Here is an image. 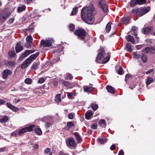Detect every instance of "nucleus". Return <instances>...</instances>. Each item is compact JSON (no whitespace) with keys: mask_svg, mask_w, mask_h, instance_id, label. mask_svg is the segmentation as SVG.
<instances>
[{"mask_svg":"<svg viewBox=\"0 0 155 155\" xmlns=\"http://www.w3.org/2000/svg\"><path fill=\"white\" fill-rule=\"evenodd\" d=\"M93 11L92 7H85L82 9L81 17L85 23L91 24L94 22V16L92 13Z\"/></svg>","mask_w":155,"mask_h":155,"instance_id":"f257e3e1","label":"nucleus"},{"mask_svg":"<svg viewBox=\"0 0 155 155\" xmlns=\"http://www.w3.org/2000/svg\"><path fill=\"white\" fill-rule=\"evenodd\" d=\"M99 52L96 58V61L98 59H101L105 57L103 60V64H105L108 62L110 59V54L108 53H106L105 50L103 48H101L99 50Z\"/></svg>","mask_w":155,"mask_h":155,"instance_id":"f03ea898","label":"nucleus"},{"mask_svg":"<svg viewBox=\"0 0 155 155\" xmlns=\"http://www.w3.org/2000/svg\"><path fill=\"white\" fill-rule=\"evenodd\" d=\"M150 10V7H141L140 8L133 9L131 12L132 13H135L137 15L141 16L148 12Z\"/></svg>","mask_w":155,"mask_h":155,"instance_id":"7ed1b4c3","label":"nucleus"},{"mask_svg":"<svg viewBox=\"0 0 155 155\" xmlns=\"http://www.w3.org/2000/svg\"><path fill=\"white\" fill-rule=\"evenodd\" d=\"M98 5L99 7L104 13H107L108 11V5L106 1L103 0L99 1Z\"/></svg>","mask_w":155,"mask_h":155,"instance_id":"20e7f679","label":"nucleus"},{"mask_svg":"<svg viewBox=\"0 0 155 155\" xmlns=\"http://www.w3.org/2000/svg\"><path fill=\"white\" fill-rule=\"evenodd\" d=\"M35 127V125L28 126L25 128L21 129L18 131L19 135H21L26 132L32 131Z\"/></svg>","mask_w":155,"mask_h":155,"instance_id":"39448f33","label":"nucleus"},{"mask_svg":"<svg viewBox=\"0 0 155 155\" xmlns=\"http://www.w3.org/2000/svg\"><path fill=\"white\" fill-rule=\"evenodd\" d=\"M54 40L53 39H48L44 40H42L41 41V44L42 46L44 47L51 46L52 43H54Z\"/></svg>","mask_w":155,"mask_h":155,"instance_id":"423d86ee","label":"nucleus"},{"mask_svg":"<svg viewBox=\"0 0 155 155\" xmlns=\"http://www.w3.org/2000/svg\"><path fill=\"white\" fill-rule=\"evenodd\" d=\"M142 52H144L146 53H149L153 54L155 53V46L147 47L142 50Z\"/></svg>","mask_w":155,"mask_h":155,"instance_id":"0eeeda50","label":"nucleus"},{"mask_svg":"<svg viewBox=\"0 0 155 155\" xmlns=\"http://www.w3.org/2000/svg\"><path fill=\"white\" fill-rule=\"evenodd\" d=\"M74 33L80 38L82 40L84 39L86 34L85 31L83 29H81L77 30L75 31Z\"/></svg>","mask_w":155,"mask_h":155,"instance_id":"6e6552de","label":"nucleus"},{"mask_svg":"<svg viewBox=\"0 0 155 155\" xmlns=\"http://www.w3.org/2000/svg\"><path fill=\"white\" fill-rule=\"evenodd\" d=\"M66 144L68 147H75L76 145V143L75 142L74 139L72 138H68L66 142Z\"/></svg>","mask_w":155,"mask_h":155,"instance_id":"1a4fd4ad","label":"nucleus"},{"mask_svg":"<svg viewBox=\"0 0 155 155\" xmlns=\"http://www.w3.org/2000/svg\"><path fill=\"white\" fill-rule=\"evenodd\" d=\"M9 15L8 14L1 13L0 14V22H4L8 18Z\"/></svg>","mask_w":155,"mask_h":155,"instance_id":"9d476101","label":"nucleus"},{"mask_svg":"<svg viewBox=\"0 0 155 155\" xmlns=\"http://www.w3.org/2000/svg\"><path fill=\"white\" fill-rule=\"evenodd\" d=\"M12 74V72L9 70L5 69L4 70L2 73V78L4 79H6L7 78L8 75H11Z\"/></svg>","mask_w":155,"mask_h":155,"instance_id":"9b49d317","label":"nucleus"},{"mask_svg":"<svg viewBox=\"0 0 155 155\" xmlns=\"http://www.w3.org/2000/svg\"><path fill=\"white\" fill-rule=\"evenodd\" d=\"M153 29V28L152 27H147L143 28L142 31L144 34H146L151 31Z\"/></svg>","mask_w":155,"mask_h":155,"instance_id":"f8f14e48","label":"nucleus"},{"mask_svg":"<svg viewBox=\"0 0 155 155\" xmlns=\"http://www.w3.org/2000/svg\"><path fill=\"white\" fill-rule=\"evenodd\" d=\"M93 115V111L91 110H88L87 111L85 114V118L86 119L89 120Z\"/></svg>","mask_w":155,"mask_h":155,"instance_id":"ddd939ff","label":"nucleus"},{"mask_svg":"<svg viewBox=\"0 0 155 155\" xmlns=\"http://www.w3.org/2000/svg\"><path fill=\"white\" fill-rule=\"evenodd\" d=\"M28 61V59H27L21 64V68L22 69L26 68L31 64V61Z\"/></svg>","mask_w":155,"mask_h":155,"instance_id":"4468645a","label":"nucleus"},{"mask_svg":"<svg viewBox=\"0 0 155 155\" xmlns=\"http://www.w3.org/2000/svg\"><path fill=\"white\" fill-rule=\"evenodd\" d=\"M39 54V53L37 52L35 54L31 55L29 58L27 59H28V61H31V63L35 59Z\"/></svg>","mask_w":155,"mask_h":155,"instance_id":"2eb2a0df","label":"nucleus"},{"mask_svg":"<svg viewBox=\"0 0 155 155\" xmlns=\"http://www.w3.org/2000/svg\"><path fill=\"white\" fill-rule=\"evenodd\" d=\"M16 53H18L23 49V48L19 43H17L15 47Z\"/></svg>","mask_w":155,"mask_h":155,"instance_id":"dca6fc26","label":"nucleus"},{"mask_svg":"<svg viewBox=\"0 0 155 155\" xmlns=\"http://www.w3.org/2000/svg\"><path fill=\"white\" fill-rule=\"evenodd\" d=\"M74 134L75 136L76 139L77 140L78 143H80L82 141V139L81 137L78 133H74Z\"/></svg>","mask_w":155,"mask_h":155,"instance_id":"f3484780","label":"nucleus"},{"mask_svg":"<svg viewBox=\"0 0 155 155\" xmlns=\"http://www.w3.org/2000/svg\"><path fill=\"white\" fill-rule=\"evenodd\" d=\"M7 106L8 108L15 111H17L18 110V108L17 107L13 106L10 103H7Z\"/></svg>","mask_w":155,"mask_h":155,"instance_id":"a211bd4d","label":"nucleus"},{"mask_svg":"<svg viewBox=\"0 0 155 155\" xmlns=\"http://www.w3.org/2000/svg\"><path fill=\"white\" fill-rule=\"evenodd\" d=\"M106 89L107 91L110 93L114 94L115 93V91L114 88L110 85H107L106 86Z\"/></svg>","mask_w":155,"mask_h":155,"instance_id":"6ab92c4d","label":"nucleus"},{"mask_svg":"<svg viewBox=\"0 0 155 155\" xmlns=\"http://www.w3.org/2000/svg\"><path fill=\"white\" fill-rule=\"evenodd\" d=\"M30 54V53H29L28 50H26L25 52L21 54V56L20 57V60H22L25 57H27Z\"/></svg>","mask_w":155,"mask_h":155,"instance_id":"aec40b11","label":"nucleus"},{"mask_svg":"<svg viewBox=\"0 0 155 155\" xmlns=\"http://www.w3.org/2000/svg\"><path fill=\"white\" fill-rule=\"evenodd\" d=\"M130 20V17H124L121 19V22L123 24H126Z\"/></svg>","mask_w":155,"mask_h":155,"instance_id":"412c9836","label":"nucleus"},{"mask_svg":"<svg viewBox=\"0 0 155 155\" xmlns=\"http://www.w3.org/2000/svg\"><path fill=\"white\" fill-rule=\"evenodd\" d=\"M60 82L65 86L69 88H71L72 87V86L68 81L61 80L60 81Z\"/></svg>","mask_w":155,"mask_h":155,"instance_id":"4be33fe9","label":"nucleus"},{"mask_svg":"<svg viewBox=\"0 0 155 155\" xmlns=\"http://www.w3.org/2000/svg\"><path fill=\"white\" fill-rule=\"evenodd\" d=\"M35 127L33 128V130L34 129L35 132L38 135H40L42 134V131L41 129L39 128H36V126L35 125Z\"/></svg>","mask_w":155,"mask_h":155,"instance_id":"5701e85b","label":"nucleus"},{"mask_svg":"<svg viewBox=\"0 0 155 155\" xmlns=\"http://www.w3.org/2000/svg\"><path fill=\"white\" fill-rule=\"evenodd\" d=\"M84 91L85 92H91L94 89V88L91 87H84Z\"/></svg>","mask_w":155,"mask_h":155,"instance_id":"b1692460","label":"nucleus"},{"mask_svg":"<svg viewBox=\"0 0 155 155\" xmlns=\"http://www.w3.org/2000/svg\"><path fill=\"white\" fill-rule=\"evenodd\" d=\"M141 60L143 63H146L147 60V55L145 54H142L141 56Z\"/></svg>","mask_w":155,"mask_h":155,"instance_id":"393cba45","label":"nucleus"},{"mask_svg":"<svg viewBox=\"0 0 155 155\" xmlns=\"http://www.w3.org/2000/svg\"><path fill=\"white\" fill-rule=\"evenodd\" d=\"M74 126V124L72 122H69L67 123L66 129L68 130Z\"/></svg>","mask_w":155,"mask_h":155,"instance_id":"a878e982","label":"nucleus"},{"mask_svg":"<svg viewBox=\"0 0 155 155\" xmlns=\"http://www.w3.org/2000/svg\"><path fill=\"white\" fill-rule=\"evenodd\" d=\"M127 40L128 41L131 42L133 44L135 43L134 38L131 35H128L127 37Z\"/></svg>","mask_w":155,"mask_h":155,"instance_id":"bb28decb","label":"nucleus"},{"mask_svg":"<svg viewBox=\"0 0 155 155\" xmlns=\"http://www.w3.org/2000/svg\"><path fill=\"white\" fill-rule=\"evenodd\" d=\"M111 23L110 22H109L107 23L106 26V31L107 32H109V31L110 30L111 27Z\"/></svg>","mask_w":155,"mask_h":155,"instance_id":"cd10ccee","label":"nucleus"},{"mask_svg":"<svg viewBox=\"0 0 155 155\" xmlns=\"http://www.w3.org/2000/svg\"><path fill=\"white\" fill-rule=\"evenodd\" d=\"M132 55L133 58L136 59H138L140 57V55L137 53V52H134Z\"/></svg>","mask_w":155,"mask_h":155,"instance_id":"c85d7f7f","label":"nucleus"},{"mask_svg":"<svg viewBox=\"0 0 155 155\" xmlns=\"http://www.w3.org/2000/svg\"><path fill=\"white\" fill-rule=\"evenodd\" d=\"M7 65L12 67L14 66L15 64V63L14 61H7L6 63Z\"/></svg>","mask_w":155,"mask_h":155,"instance_id":"c756f323","label":"nucleus"},{"mask_svg":"<svg viewBox=\"0 0 155 155\" xmlns=\"http://www.w3.org/2000/svg\"><path fill=\"white\" fill-rule=\"evenodd\" d=\"M55 101L57 102H59L61 101V94H59L56 95L55 97Z\"/></svg>","mask_w":155,"mask_h":155,"instance_id":"7c9ffc66","label":"nucleus"},{"mask_svg":"<svg viewBox=\"0 0 155 155\" xmlns=\"http://www.w3.org/2000/svg\"><path fill=\"white\" fill-rule=\"evenodd\" d=\"M8 119V117L6 116H4L3 118L0 119V122L1 123H4L6 122Z\"/></svg>","mask_w":155,"mask_h":155,"instance_id":"2f4dec72","label":"nucleus"},{"mask_svg":"<svg viewBox=\"0 0 155 155\" xmlns=\"http://www.w3.org/2000/svg\"><path fill=\"white\" fill-rule=\"evenodd\" d=\"M137 4H138V2L137 0H132L130 1V6L131 7H133Z\"/></svg>","mask_w":155,"mask_h":155,"instance_id":"473e14b6","label":"nucleus"},{"mask_svg":"<svg viewBox=\"0 0 155 155\" xmlns=\"http://www.w3.org/2000/svg\"><path fill=\"white\" fill-rule=\"evenodd\" d=\"M153 81V79L150 77H148L146 82L147 85H149Z\"/></svg>","mask_w":155,"mask_h":155,"instance_id":"72a5a7b5","label":"nucleus"},{"mask_svg":"<svg viewBox=\"0 0 155 155\" xmlns=\"http://www.w3.org/2000/svg\"><path fill=\"white\" fill-rule=\"evenodd\" d=\"M33 44L32 42H28L25 43V46L27 48H29Z\"/></svg>","mask_w":155,"mask_h":155,"instance_id":"f704fd0d","label":"nucleus"},{"mask_svg":"<svg viewBox=\"0 0 155 155\" xmlns=\"http://www.w3.org/2000/svg\"><path fill=\"white\" fill-rule=\"evenodd\" d=\"M73 78V76L70 73H67L65 77L66 80H71Z\"/></svg>","mask_w":155,"mask_h":155,"instance_id":"c9c22d12","label":"nucleus"},{"mask_svg":"<svg viewBox=\"0 0 155 155\" xmlns=\"http://www.w3.org/2000/svg\"><path fill=\"white\" fill-rule=\"evenodd\" d=\"M91 108L94 111L96 110L98 107V105L97 104H91Z\"/></svg>","mask_w":155,"mask_h":155,"instance_id":"e433bc0d","label":"nucleus"},{"mask_svg":"<svg viewBox=\"0 0 155 155\" xmlns=\"http://www.w3.org/2000/svg\"><path fill=\"white\" fill-rule=\"evenodd\" d=\"M106 122L104 120H101L99 121V124L102 127H104L106 125Z\"/></svg>","mask_w":155,"mask_h":155,"instance_id":"4c0bfd02","label":"nucleus"},{"mask_svg":"<svg viewBox=\"0 0 155 155\" xmlns=\"http://www.w3.org/2000/svg\"><path fill=\"white\" fill-rule=\"evenodd\" d=\"M98 140L101 144H103L104 143L106 142L107 139L104 138L101 139L99 138L98 139Z\"/></svg>","mask_w":155,"mask_h":155,"instance_id":"58836bf2","label":"nucleus"},{"mask_svg":"<svg viewBox=\"0 0 155 155\" xmlns=\"http://www.w3.org/2000/svg\"><path fill=\"white\" fill-rule=\"evenodd\" d=\"M26 8V6L24 5H23L21 7L18 8V12H21L22 11L24 10Z\"/></svg>","mask_w":155,"mask_h":155,"instance_id":"ea45409f","label":"nucleus"},{"mask_svg":"<svg viewBox=\"0 0 155 155\" xmlns=\"http://www.w3.org/2000/svg\"><path fill=\"white\" fill-rule=\"evenodd\" d=\"M127 47L128 49V51H129L131 52L132 51V50L131 48V44L130 43H127Z\"/></svg>","mask_w":155,"mask_h":155,"instance_id":"a19ab883","label":"nucleus"},{"mask_svg":"<svg viewBox=\"0 0 155 155\" xmlns=\"http://www.w3.org/2000/svg\"><path fill=\"white\" fill-rule=\"evenodd\" d=\"M78 11V8L77 7H75L71 12L72 15H74Z\"/></svg>","mask_w":155,"mask_h":155,"instance_id":"79ce46f5","label":"nucleus"},{"mask_svg":"<svg viewBox=\"0 0 155 155\" xmlns=\"http://www.w3.org/2000/svg\"><path fill=\"white\" fill-rule=\"evenodd\" d=\"M25 82L28 84H31L32 82L30 78H27L25 80Z\"/></svg>","mask_w":155,"mask_h":155,"instance_id":"37998d69","label":"nucleus"},{"mask_svg":"<svg viewBox=\"0 0 155 155\" xmlns=\"http://www.w3.org/2000/svg\"><path fill=\"white\" fill-rule=\"evenodd\" d=\"M8 53L11 57H14L15 55V52L13 51H10Z\"/></svg>","mask_w":155,"mask_h":155,"instance_id":"c03bdc74","label":"nucleus"},{"mask_svg":"<svg viewBox=\"0 0 155 155\" xmlns=\"http://www.w3.org/2000/svg\"><path fill=\"white\" fill-rule=\"evenodd\" d=\"M38 63H33L31 68V69L32 70L35 69L38 66Z\"/></svg>","mask_w":155,"mask_h":155,"instance_id":"a18cd8bd","label":"nucleus"},{"mask_svg":"<svg viewBox=\"0 0 155 155\" xmlns=\"http://www.w3.org/2000/svg\"><path fill=\"white\" fill-rule=\"evenodd\" d=\"M27 41L28 42H32V38L30 35H28L26 38Z\"/></svg>","mask_w":155,"mask_h":155,"instance_id":"49530a36","label":"nucleus"},{"mask_svg":"<svg viewBox=\"0 0 155 155\" xmlns=\"http://www.w3.org/2000/svg\"><path fill=\"white\" fill-rule=\"evenodd\" d=\"M119 68V69L118 71H117L118 74L120 75H122L123 74V70L122 68L120 66Z\"/></svg>","mask_w":155,"mask_h":155,"instance_id":"de8ad7c7","label":"nucleus"},{"mask_svg":"<svg viewBox=\"0 0 155 155\" xmlns=\"http://www.w3.org/2000/svg\"><path fill=\"white\" fill-rule=\"evenodd\" d=\"M70 30L73 31L74 29V25L73 24H70L69 25V27Z\"/></svg>","mask_w":155,"mask_h":155,"instance_id":"09e8293b","label":"nucleus"},{"mask_svg":"<svg viewBox=\"0 0 155 155\" xmlns=\"http://www.w3.org/2000/svg\"><path fill=\"white\" fill-rule=\"evenodd\" d=\"M18 135H19V134L17 131H14L11 134V136L14 137H15Z\"/></svg>","mask_w":155,"mask_h":155,"instance_id":"8fccbe9b","label":"nucleus"},{"mask_svg":"<svg viewBox=\"0 0 155 155\" xmlns=\"http://www.w3.org/2000/svg\"><path fill=\"white\" fill-rule=\"evenodd\" d=\"M138 4H142L145 2V0H137Z\"/></svg>","mask_w":155,"mask_h":155,"instance_id":"3c124183","label":"nucleus"},{"mask_svg":"<svg viewBox=\"0 0 155 155\" xmlns=\"http://www.w3.org/2000/svg\"><path fill=\"white\" fill-rule=\"evenodd\" d=\"M51 150L50 148H46L44 150V153L45 154H48L50 152Z\"/></svg>","mask_w":155,"mask_h":155,"instance_id":"603ef678","label":"nucleus"},{"mask_svg":"<svg viewBox=\"0 0 155 155\" xmlns=\"http://www.w3.org/2000/svg\"><path fill=\"white\" fill-rule=\"evenodd\" d=\"M45 81V79L44 78H41L38 81V83L42 84Z\"/></svg>","mask_w":155,"mask_h":155,"instance_id":"864d4df0","label":"nucleus"},{"mask_svg":"<svg viewBox=\"0 0 155 155\" xmlns=\"http://www.w3.org/2000/svg\"><path fill=\"white\" fill-rule=\"evenodd\" d=\"M97 125L95 124H93L91 125V128L94 129H95L97 128Z\"/></svg>","mask_w":155,"mask_h":155,"instance_id":"5fc2aeb1","label":"nucleus"},{"mask_svg":"<svg viewBox=\"0 0 155 155\" xmlns=\"http://www.w3.org/2000/svg\"><path fill=\"white\" fill-rule=\"evenodd\" d=\"M116 148V146L114 144L112 145L110 147V150H114Z\"/></svg>","mask_w":155,"mask_h":155,"instance_id":"6e6d98bb","label":"nucleus"},{"mask_svg":"<svg viewBox=\"0 0 155 155\" xmlns=\"http://www.w3.org/2000/svg\"><path fill=\"white\" fill-rule=\"evenodd\" d=\"M14 20H15V18H12L11 19H10L8 21V22L9 24H12Z\"/></svg>","mask_w":155,"mask_h":155,"instance_id":"4d7b16f0","label":"nucleus"},{"mask_svg":"<svg viewBox=\"0 0 155 155\" xmlns=\"http://www.w3.org/2000/svg\"><path fill=\"white\" fill-rule=\"evenodd\" d=\"M72 95H73V94L72 93H70L69 92L68 93L67 96H68V97L69 98H70V99L71 98V97H72Z\"/></svg>","mask_w":155,"mask_h":155,"instance_id":"13d9d810","label":"nucleus"},{"mask_svg":"<svg viewBox=\"0 0 155 155\" xmlns=\"http://www.w3.org/2000/svg\"><path fill=\"white\" fill-rule=\"evenodd\" d=\"M73 114L72 113L69 114L68 115L69 118L71 119H72L73 118Z\"/></svg>","mask_w":155,"mask_h":155,"instance_id":"bf43d9fd","label":"nucleus"},{"mask_svg":"<svg viewBox=\"0 0 155 155\" xmlns=\"http://www.w3.org/2000/svg\"><path fill=\"white\" fill-rule=\"evenodd\" d=\"M6 149V147L0 148V152H4Z\"/></svg>","mask_w":155,"mask_h":155,"instance_id":"052dcab7","label":"nucleus"},{"mask_svg":"<svg viewBox=\"0 0 155 155\" xmlns=\"http://www.w3.org/2000/svg\"><path fill=\"white\" fill-rule=\"evenodd\" d=\"M137 29V28L136 26H133L132 28V31H136V30Z\"/></svg>","mask_w":155,"mask_h":155,"instance_id":"680f3d73","label":"nucleus"},{"mask_svg":"<svg viewBox=\"0 0 155 155\" xmlns=\"http://www.w3.org/2000/svg\"><path fill=\"white\" fill-rule=\"evenodd\" d=\"M118 155H124V152L123 150H120L119 152Z\"/></svg>","mask_w":155,"mask_h":155,"instance_id":"e2e57ef3","label":"nucleus"},{"mask_svg":"<svg viewBox=\"0 0 155 155\" xmlns=\"http://www.w3.org/2000/svg\"><path fill=\"white\" fill-rule=\"evenodd\" d=\"M153 72V69H151L149 70L148 71H147L146 72V74H148L150 73H151Z\"/></svg>","mask_w":155,"mask_h":155,"instance_id":"0e129e2a","label":"nucleus"},{"mask_svg":"<svg viewBox=\"0 0 155 155\" xmlns=\"http://www.w3.org/2000/svg\"><path fill=\"white\" fill-rule=\"evenodd\" d=\"M142 45H137L136 46V48L137 50H140L142 48Z\"/></svg>","mask_w":155,"mask_h":155,"instance_id":"69168bd1","label":"nucleus"},{"mask_svg":"<svg viewBox=\"0 0 155 155\" xmlns=\"http://www.w3.org/2000/svg\"><path fill=\"white\" fill-rule=\"evenodd\" d=\"M59 155H69L68 153H64L62 151H61Z\"/></svg>","mask_w":155,"mask_h":155,"instance_id":"338daca9","label":"nucleus"},{"mask_svg":"<svg viewBox=\"0 0 155 155\" xmlns=\"http://www.w3.org/2000/svg\"><path fill=\"white\" fill-rule=\"evenodd\" d=\"M51 125V124L48 123H47L46 124V127L48 128Z\"/></svg>","mask_w":155,"mask_h":155,"instance_id":"774afa93","label":"nucleus"}]
</instances>
